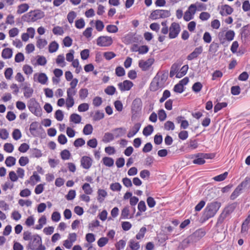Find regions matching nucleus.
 I'll use <instances>...</instances> for the list:
<instances>
[{
	"instance_id": "nucleus-1",
	"label": "nucleus",
	"mask_w": 250,
	"mask_h": 250,
	"mask_svg": "<svg viewBox=\"0 0 250 250\" xmlns=\"http://www.w3.org/2000/svg\"><path fill=\"white\" fill-rule=\"evenodd\" d=\"M221 206V203L218 201H213L208 203L201 217L202 222H206L209 218L214 217L220 208Z\"/></svg>"
},
{
	"instance_id": "nucleus-2",
	"label": "nucleus",
	"mask_w": 250,
	"mask_h": 250,
	"mask_svg": "<svg viewBox=\"0 0 250 250\" xmlns=\"http://www.w3.org/2000/svg\"><path fill=\"white\" fill-rule=\"evenodd\" d=\"M27 106L29 110L35 116L41 117L42 114V109L39 103L35 98L30 99L28 101Z\"/></svg>"
},
{
	"instance_id": "nucleus-3",
	"label": "nucleus",
	"mask_w": 250,
	"mask_h": 250,
	"mask_svg": "<svg viewBox=\"0 0 250 250\" xmlns=\"http://www.w3.org/2000/svg\"><path fill=\"white\" fill-rule=\"evenodd\" d=\"M170 16V11L167 10L157 9L154 10L151 13L149 18L153 20L160 18H166Z\"/></svg>"
},
{
	"instance_id": "nucleus-4",
	"label": "nucleus",
	"mask_w": 250,
	"mask_h": 250,
	"mask_svg": "<svg viewBox=\"0 0 250 250\" xmlns=\"http://www.w3.org/2000/svg\"><path fill=\"white\" fill-rule=\"evenodd\" d=\"M169 30V38L170 39L176 38L181 31L180 26L178 23L173 22L171 24Z\"/></svg>"
},
{
	"instance_id": "nucleus-5",
	"label": "nucleus",
	"mask_w": 250,
	"mask_h": 250,
	"mask_svg": "<svg viewBox=\"0 0 250 250\" xmlns=\"http://www.w3.org/2000/svg\"><path fill=\"white\" fill-rule=\"evenodd\" d=\"M165 87V85H163L159 81V76L157 74L151 81L150 84L149 89L150 91L154 92L158 90L160 88H163Z\"/></svg>"
},
{
	"instance_id": "nucleus-6",
	"label": "nucleus",
	"mask_w": 250,
	"mask_h": 250,
	"mask_svg": "<svg viewBox=\"0 0 250 250\" xmlns=\"http://www.w3.org/2000/svg\"><path fill=\"white\" fill-rule=\"evenodd\" d=\"M112 42V38L108 36H100L97 39V44L100 46H109Z\"/></svg>"
},
{
	"instance_id": "nucleus-7",
	"label": "nucleus",
	"mask_w": 250,
	"mask_h": 250,
	"mask_svg": "<svg viewBox=\"0 0 250 250\" xmlns=\"http://www.w3.org/2000/svg\"><path fill=\"white\" fill-rule=\"evenodd\" d=\"M42 243V238L38 234H35L33 236V240L29 243L27 246V249L35 250L36 247Z\"/></svg>"
},
{
	"instance_id": "nucleus-8",
	"label": "nucleus",
	"mask_w": 250,
	"mask_h": 250,
	"mask_svg": "<svg viewBox=\"0 0 250 250\" xmlns=\"http://www.w3.org/2000/svg\"><path fill=\"white\" fill-rule=\"evenodd\" d=\"M142 102L140 98L134 99L132 103L131 111L134 114L138 113L142 109Z\"/></svg>"
},
{
	"instance_id": "nucleus-9",
	"label": "nucleus",
	"mask_w": 250,
	"mask_h": 250,
	"mask_svg": "<svg viewBox=\"0 0 250 250\" xmlns=\"http://www.w3.org/2000/svg\"><path fill=\"white\" fill-rule=\"evenodd\" d=\"M154 62L153 58H149L146 61L140 60L139 62V66L143 71L147 70Z\"/></svg>"
},
{
	"instance_id": "nucleus-10",
	"label": "nucleus",
	"mask_w": 250,
	"mask_h": 250,
	"mask_svg": "<svg viewBox=\"0 0 250 250\" xmlns=\"http://www.w3.org/2000/svg\"><path fill=\"white\" fill-rule=\"evenodd\" d=\"M119 88L121 91H128L133 86V83L129 80H125L122 83L118 84Z\"/></svg>"
},
{
	"instance_id": "nucleus-11",
	"label": "nucleus",
	"mask_w": 250,
	"mask_h": 250,
	"mask_svg": "<svg viewBox=\"0 0 250 250\" xmlns=\"http://www.w3.org/2000/svg\"><path fill=\"white\" fill-rule=\"evenodd\" d=\"M30 13L31 14L32 21L34 22L38 20L41 19L44 17V13L43 11L40 9H36L33 11H31Z\"/></svg>"
},
{
	"instance_id": "nucleus-12",
	"label": "nucleus",
	"mask_w": 250,
	"mask_h": 250,
	"mask_svg": "<svg viewBox=\"0 0 250 250\" xmlns=\"http://www.w3.org/2000/svg\"><path fill=\"white\" fill-rule=\"evenodd\" d=\"M203 50V49L202 46L195 48L193 51L187 56V60L188 61H191L196 59L199 55L202 54Z\"/></svg>"
},
{
	"instance_id": "nucleus-13",
	"label": "nucleus",
	"mask_w": 250,
	"mask_h": 250,
	"mask_svg": "<svg viewBox=\"0 0 250 250\" xmlns=\"http://www.w3.org/2000/svg\"><path fill=\"white\" fill-rule=\"evenodd\" d=\"M81 166L85 169H89L92 163V159L88 156H83L81 160Z\"/></svg>"
},
{
	"instance_id": "nucleus-14",
	"label": "nucleus",
	"mask_w": 250,
	"mask_h": 250,
	"mask_svg": "<svg viewBox=\"0 0 250 250\" xmlns=\"http://www.w3.org/2000/svg\"><path fill=\"white\" fill-rule=\"evenodd\" d=\"M233 11V9L228 4L222 5L221 7L220 14L222 16L230 15Z\"/></svg>"
},
{
	"instance_id": "nucleus-15",
	"label": "nucleus",
	"mask_w": 250,
	"mask_h": 250,
	"mask_svg": "<svg viewBox=\"0 0 250 250\" xmlns=\"http://www.w3.org/2000/svg\"><path fill=\"white\" fill-rule=\"evenodd\" d=\"M241 39L246 41L250 36V25L249 24L244 26L241 32Z\"/></svg>"
},
{
	"instance_id": "nucleus-16",
	"label": "nucleus",
	"mask_w": 250,
	"mask_h": 250,
	"mask_svg": "<svg viewBox=\"0 0 250 250\" xmlns=\"http://www.w3.org/2000/svg\"><path fill=\"white\" fill-rule=\"evenodd\" d=\"M219 47V44L213 41L211 43L209 46L208 52L212 56H216V52L218 51Z\"/></svg>"
},
{
	"instance_id": "nucleus-17",
	"label": "nucleus",
	"mask_w": 250,
	"mask_h": 250,
	"mask_svg": "<svg viewBox=\"0 0 250 250\" xmlns=\"http://www.w3.org/2000/svg\"><path fill=\"white\" fill-rule=\"evenodd\" d=\"M237 202H234L232 204H229L224 208L223 211L228 216L234 210L237 206Z\"/></svg>"
},
{
	"instance_id": "nucleus-18",
	"label": "nucleus",
	"mask_w": 250,
	"mask_h": 250,
	"mask_svg": "<svg viewBox=\"0 0 250 250\" xmlns=\"http://www.w3.org/2000/svg\"><path fill=\"white\" fill-rule=\"evenodd\" d=\"M141 126V124L140 123H136L133 128L132 130L131 131H129L128 133L127 134V136L128 138L132 137L133 136H134L140 130V127Z\"/></svg>"
},
{
	"instance_id": "nucleus-19",
	"label": "nucleus",
	"mask_w": 250,
	"mask_h": 250,
	"mask_svg": "<svg viewBox=\"0 0 250 250\" xmlns=\"http://www.w3.org/2000/svg\"><path fill=\"white\" fill-rule=\"evenodd\" d=\"M198 153L196 154H194L191 155L190 158L193 159L195 158V159L193 160V163L194 164L202 165L205 163L206 161L203 158V157L201 156H197Z\"/></svg>"
},
{
	"instance_id": "nucleus-20",
	"label": "nucleus",
	"mask_w": 250,
	"mask_h": 250,
	"mask_svg": "<svg viewBox=\"0 0 250 250\" xmlns=\"http://www.w3.org/2000/svg\"><path fill=\"white\" fill-rule=\"evenodd\" d=\"M97 200L101 203H103L104 201V198L107 195V192L104 189H99L97 191Z\"/></svg>"
},
{
	"instance_id": "nucleus-21",
	"label": "nucleus",
	"mask_w": 250,
	"mask_h": 250,
	"mask_svg": "<svg viewBox=\"0 0 250 250\" xmlns=\"http://www.w3.org/2000/svg\"><path fill=\"white\" fill-rule=\"evenodd\" d=\"M12 49L9 48H4L1 53L2 57L4 59H10L12 57Z\"/></svg>"
},
{
	"instance_id": "nucleus-22",
	"label": "nucleus",
	"mask_w": 250,
	"mask_h": 250,
	"mask_svg": "<svg viewBox=\"0 0 250 250\" xmlns=\"http://www.w3.org/2000/svg\"><path fill=\"white\" fill-rule=\"evenodd\" d=\"M242 190L243 189L238 185L231 193L230 196V200H235L241 193H242Z\"/></svg>"
},
{
	"instance_id": "nucleus-23",
	"label": "nucleus",
	"mask_w": 250,
	"mask_h": 250,
	"mask_svg": "<svg viewBox=\"0 0 250 250\" xmlns=\"http://www.w3.org/2000/svg\"><path fill=\"white\" fill-rule=\"evenodd\" d=\"M115 133V137L118 138L123 136L126 132V129L124 127H118L112 130Z\"/></svg>"
},
{
	"instance_id": "nucleus-24",
	"label": "nucleus",
	"mask_w": 250,
	"mask_h": 250,
	"mask_svg": "<svg viewBox=\"0 0 250 250\" xmlns=\"http://www.w3.org/2000/svg\"><path fill=\"white\" fill-rule=\"evenodd\" d=\"M188 69V65H184L180 69L179 72L176 74V77L178 78H181L184 76L187 73Z\"/></svg>"
},
{
	"instance_id": "nucleus-25",
	"label": "nucleus",
	"mask_w": 250,
	"mask_h": 250,
	"mask_svg": "<svg viewBox=\"0 0 250 250\" xmlns=\"http://www.w3.org/2000/svg\"><path fill=\"white\" fill-rule=\"evenodd\" d=\"M23 89L24 90L23 94L25 98H28L31 97L33 93V89L31 87L25 85L23 87Z\"/></svg>"
},
{
	"instance_id": "nucleus-26",
	"label": "nucleus",
	"mask_w": 250,
	"mask_h": 250,
	"mask_svg": "<svg viewBox=\"0 0 250 250\" xmlns=\"http://www.w3.org/2000/svg\"><path fill=\"white\" fill-rule=\"evenodd\" d=\"M29 7V6L27 3L21 4L18 6L17 13L19 14L23 13L28 10Z\"/></svg>"
},
{
	"instance_id": "nucleus-27",
	"label": "nucleus",
	"mask_w": 250,
	"mask_h": 250,
	"mask_svg": "<svg viewBox=\"0 0 250 250\" xmlns=\"http://www.w3.org/2000/svg\"><path fill=\"white\" fill-rule=\"evenodd\" d=\"M128 246L132 250H138L140 248V244L134 239H130L128 242Z\"/></svg>"
},
{
	"instance_id": "nucleus-28",
	"label": "nucleus",
	"mask_w": 250,
	"mask_h": 250,
	"mask_svg": "<svg viewBox=\"0 0 250 250\" xmlns=\"http://www.w3.org/2000/svg\"><path fill=\"white\" fill-rule=\"evenodd\" d=\"M81 116L76 113H73L70 116V122H73L75 124L80 123L81 121Z\"/></svg>"
},
{
	"instance_id": "nucleus-29",
	"label": "nucleus",
	"mask_w": 250,
	"mask_h": 250,
	"mask_svg": "<svg viewBox=\"0 0 250 250\" xmlns=\"http://www.w3.org/2000/svg\"><path fill=\"white\" fill-rule=\"evenodd\" d=\"M153 130V126L152 125H149L144 128L143 133L144 135L148 136L151 134Z\"/></svg>"
},
{
	"instance_id": "nucleus-30",
	"label": "nucleus",
	"mask_w": 250,
	"mask_h": 250,
	"mask_svg": "<svg viewBox=\"0 0 250 250\" xmlns=\"http://www.w3.org/2000/svg\"><path fill=\"white\" fill-rule=\"evenodd\" d=\"M30 153L32 157L40 158L42 156L41 151L37 148L30 149Z\"/></svg>"
},
{
	"instance_id": "nucleus-31",
	"label": "nucleus",
	"mask_w": 250,
	"mask_h": 250,
	"mask_svg": "<svg viewBox=\"0 0 250 250\" xmlns=\"http://www.w3.org/2000/svg\"><path fill=\"white\" fill-rule=\"evenodd\" d=\"M103 162L105 166L111 167L114 164V160L111 157H104L103 158Z\"/></svg>"
},
{
	"instance_id": "nucleus-32",
	"label": "nucleus",
	"mask_w": 250,
	"mask_h": 250,
	"mask_svg": "<svg viewBox=\"0 0 250 250\" xmlns=\"http://www.w3.org/2000/svg\"><path fill=\"white\" fill-rule=\"evenodd\" d=\"M48 81V77L45 73H41L39 74L38 81L41 84H44Z\"/></svg>"
},
{
	"instance_id": "nucleus-33",
	"label": "nucleus",
	"mask_w": 250,
	"mask_h": 250,
	"mask_svg": "<svg viewBox=\"0 0 250 250\" xmlns=\"http://www.w3.org/2000/svg\"><path fill=\"white\" fill-rule=\"evenodd\" d=\"M16 159L12 156H8L6 158L5 163L7 167H11L15 165Z\"/></svg>"
},
{
	"instance_id": "nucleus-34",
	"label": "nucleus",
	"mask_w": 250,
	"mask_h": 250,
	"mask_svg": "<svg viewBox=\"0 0 250 250\" xmlns=\"http://www.w3.org/2000/svg\"><path fill=\"white\" fill-rule=\"evenodd\" d=\"M114 139V135L109 132H106L104 134L103 141L104 143H108L110 141H113Z\"/></svg>"
},
{
	"instance_id": "nucleus-35",
	"label": "nucleus",
	"mask_w": 250,
	"mask_h": 250,
	"mask_svg": "<svg viewBox=\"0 0 250 250\" xmlns=\"http://www.w3.org/2000/svg\"><path fill=\"white\" fill-rule=\"evenodd\" d=\"M59 48V44L56 41L52 42L49 45V52L54 53L56 52Z\"/></svg>"
},
{
	"instance_id": "nucleus-36",
	"label": "nucleus",
	"mask_w": 250,
	"mask_h": 250,
	"mask_svg": "<svg viewBox=\"0 0 250 250\" xmlns=\"http://www.w3.org/2000/svg\"><path fill=\"white\" fill-rule=\"evenodd\" d=\"M93 130V126L91 124H86L84 126L83 132L84 135H88L92 133Z\"/></svg>"
},
{
	"instance_id": "nucleus-37",
	"label": "nucleus",
	"mask_w": 250,
	"mask_h": 250,
	"mask_svg": "<svg viewBox=\"0 0 250 250\" xmlns=\"http://www.w3.org/2000/svg\"><path fill=\"white\" fill-rule=\"evenodd\" d=\"M82 189L84 190V193L87 195L91 194L93 190L92 188L90 187L89 184L88 183H84L82 186Z\"/></svg>"
},
{
	"instance_id": "nucleus-38",
	"label": "nucleus",
	"mask_w": 250,
	"mask_h": 250,
	"mask_svg": "<svg viewBox=\"0 0 250 250\" xmlns=\"http://www.w3.org/2000/svg\"><path fill=\"white\" fill-rule=\"evenodd\" d=\"M38 126V123L37 122H32L30 125L29 128V130L31 133V134L34 136H36V135L35 134V131H36L37 128Z\"/></svg>"
},
{
	"instance_id": "nucleus-39",
	"label": "nucleus",
	"mask_w": 250,
	"mask_h": 250,
	"mask_svg": "<svg viewBox=\"0 0 250 250\" xmlns=\"http://www.w3.org/2000/svg\"><path fill=\"white\" fill-rule=\"evenodd\" d=\"M228 105V103L226 102H223V103H218L215 105L214 107V112L215 113L217 112L219 110H220L221 109H222L224 107H226Z\"/></svg>"
},
{
	"instance_id": "nucleus-40",
	"label": "nucleus",
	"mask_w": 250,
	"mask_h": 250,
	"mask_svg": "<svg viewBox=\"0 0 250 250\" xmlns=\"http://www.w3.org/2000/svg\"><path fill=\"white\" fill-rule=\"evenodd\" d=\"M203 87V85L200 82L195 83L192 86V90L195 93L199 92Z\"/></svg>"
},
{
	"instance_id": "nucleus-41",
	"label": "nucleus",
	"mask_w": 250,
	"mask_h": 250,
	"mask_svg": "<svg viewBox=\"0 0 250 250\" xmlns=\"http://www.w3.org/2000/svg\"><path fill=\"white\" fill-rule=\"evenodd\" d=\"M228 175V172L226 171V172H225L224 173H223V174H221L218 175L216 176H215L213 178V179L215 181H218V182L223 181L225 179H226Z\"/></svg>"
},
{
	"instance_id": "nucleus-42",
	"label": "nucleus",
	"mask_w": 250,
	"mask_h": 250,
	"mask_svg": "<svg viewBox=\"0 0 250 250\" xmlns=\"http://www.w3.org/2000/svg\"><path fill=\"white\" fill-rule=\"evenodd\" d=\"M104 117V113L103 111L100 112L99 110H98L94 115L93 119L95 121H97L103 119Z\"/></svg>"
},
{
	"instance_id": "nucleus-43",
	"label": "nucleus",
	"mask_w": 250,
	"mask_h": 250,
	"mask_svg": "<svg viewBox=\"0 0 250 250\" xmlns=\"http://www.w3.org/2000/svg\"><path fill=\"white\" fill-rule=\"evenodd\" d=\"M238 185L242 189L249 187L250 186V178L247 177L245 180Z\"/></svg>"
},
{
	"instance_id": "nucleus-44",
	"label": "nucleus",
	"mask_w": 250,
	"mask_h": 250,
	"mask_svg": "<svg viewBox=\"0 0 250 250\" xmlns=\"http://www.w3.org/2000/svg\"><path fill=\"white\" fill-rule=\"evenodd\" d=\"M116 92V88L113 85L108 86L105 89L104 92L109 95H113Z\"/></svg>"
},
{
	"instance_id": "nucleus-45",
	"label": "nucleus",
	"mask_w": 250,
	"mask_h": 250,
	"mask_svg": "<svg viewBox=\"0 0 250 250\" xmlns=\"http://www.w3.org/2000/svg\"><path fill=\"white\" fill-rule=\"evenodd\" d=\"M88 94V91L86 88H82L79 91V97L82 100L86 98Z\"/></svg>"
},
{
	"instance_id": "nucleus-46",
	"label": "nucleus",
	"mask_w": 250,
	"mask_h": 250,
	"mask_svg": "<svg viewBox=\"0 0 250 250\" xmlns=\"http://www.w3.org/2000/svg\"><path fill=\"white\" fill-rule=\"evenodd\" d=\"M115 73L118 77H122L125 75V70L122 66H117L115 69Z\"/></svg>"
},
{
	"instance_id": "nucleus-47",
	"label": "nucleus",
	"mask_w": 250,
	"mask_h": 250,
	"mask_svg": "<svg viewBox=\"0 0 250 250\" xmlns=\"http://www.w3.org/2000/svg\"><path fill=\"white\" fill-rule=\"evenodd\" d=\"M164 127L167 130H173L175 128V125L172 122L168 121L165 123Z\"/></svg>"
},
{
	"instance_id": "nucleus-48",
	"label": "nucleus",
	"mask_w": 250,
	"mask_h": 250,
	"mask_svg": "<svg viewBox=\"0 0 250 250\" xmlns=\"http://www.w3.org/2000/svg\"><path fill=\"white\" fill-rule=\"evenodd\" d=\"M85 26V22L83 18L75 21V26L78 29H82Z\"/></svg>"
},
{
	"instance_id": "nucleus-49",
	"label": "nucleus",
	"mask_w": 250,
	"mask_h": 250,
	"mask_svg": "<svg viewBox=\"0 0 250 250\" xmlns=\"http://www.w3.org/2000/svg\"><path fill=\"white\" fill-rule=\"evenodd\" d=\"M235 35V33L233 30L228 31L225 34V38L227 39L228 41H231L233 40Z\"/></svg>"
},
{
	"instance_id": "nucleus-50",
	"label": "nucleus",
	"mask_w": 250,
	"mask_h": 250,
	"mask_svg": "<svg viewBox=\"0 0 250 250\" xmlns=\"http://www.w3.org/2000/svg\"><path fill=\"white\" fill-rule=\"evenodd\" d=\"M106 29L107 32L112 33H115L118 31V28L117 26L112 24L108 25L106 26Z\"/></svg>"
},
{
	"instance_id": "nucleus-51",
	"label": "nucleus",
	"mask_w": 250,
	"mask_h": 250,
	"mask_svg": "<svg viewBox=\"0 0 250 250\" xmlns=\"http://www.w3.org/2000/svg\"><path fill=\"white\" fill-rule=\"evenodd\" d=\"M12 137L15 140H18L21 137V133L19 129H15L12 133Z\"/></svg>"
},
{
	"instance_id": "nucleus-52",
	"label": "nucleus",
	"mask_w": 250,
	"mask_h": 250,
	"mask_svg": "<svg viewBox=\"0 0 250 250\" xmlns=\"http://www.w3.org/2000/svg\"><path fill=\"white\" fill-rule=\"evenodd\" d=\"M47 44V42L45 39H39L37 42V46L40 49L43 48Z\"/></svg>"
},
{
	"instance_id": "nucleus-53",
	"label": "nucleus",
	"mask_w": 250,
	"mask_h": 250,
	"mask_svg": "<svg viewBox=\"0 0 250 250\" xmlns=\"http://www.w3.org/2000/svg\"><path fill=\"white\" fill-rule=\"evenodd\" d=\"M71 154L67 149H64L61 152V156L62 160H68L69 159Z\"/></svg>"
},
{
	"instance_id": "nucleus-54",
	"label": "nucleus",
	"mask_w": 250,
	"mask_h": 250,
	"mask_svg": "<svg viewBox=\"0 0 250 250\" xmlns=\"http://www.w3.org/2000/svg\"><path fill=\"white\" fill-rule=\"evenodd\" d=\"M146 231V227H143L140 229L138 234L136 235L137 239H141L144 237Z\"/></svg>"
},
{
	"instance_id": "nucleus-55",
	"label": "nucleus",
	"mask_w": 250,
	"mask_h": 250,
	"mask_svg": "<svg viewBox=\"0 0 250 250\" xmlns=\"http://www.w3.org/2000/svg\"><path fill=\"white\" fill-rule=\"evenodd\" d=\"M129 213V210L128 207H125L122 210L121 217L124 219L128 218Z\"/></svg>"
},
{
	"instance_id": "nucleus-56",
	"label": "nucleus",
	"mask_w": 250,
	"mask_h": 250,
	"mask_svg": "<svg viewBox=\"0 0 250 250\" xmlns=\"http://www.w3.org/2000/svg\"><path fill=\"white\" fill-rule=\"evenodd\" d=\"M52 32L55 35H62L64 33L62 27L59 26L54 27L52 30Z\"/></svg>"
},
{
	"instance_id": "nucleus-57",
	"label": "nucleus",
	"mask_w": 250,
	"mask_h": 250,
	"mask_svg": "<svg viewBox=\"0 0 250 250\" xmlns=\"http://www.w3.org/2000/svg\"><path fill=\"white\" fill-rule=\"evenodd\" d=\"M76 13L74 11H71L68 13L67 18L68 20V22L70 23H72L73 22L74 19L76 17Z\"/></svg>"
},
{
	"instance_id": "nucleus-58",
	"label": "nucleus",
	"mask_w": 250,
	"mask_h": 250,
	"mask_svg": "<svg viewBox=\"0 0 250 250\" xmlns=\"http://www.w3.org/2000/svg\"><path fill=\"white\" fill-rule=\"evenodd\" d=\"M206 234V232L203 229H198L195 231L193 235L195 237H197L199 238H201L204 237Z\"/></svg>"
},
{
	"instance_id": "nucleus-59",
	"label": "nucleus",
	"mask_w": 250,
	"mask_h": 250,
	"mask_svg": "<svg viewBox=\"0 0 250 250\" xmlns=\"http://www.w3.org/2000/svg\"><path fill=\"white\" fill-rule=\"evenodd\" d=\"M85 144V140L82 138L77 139L74 142V146L78 147L83 146Z\"/></svg>"
},
{
	"instance_id": "nucleus-60",
	"label": "nucleus",
	"mask_w": 250,
	"mask_h": 250,
	"mask_svg": "<svg viewBox=\"0 0 250 250\" xmlns=\"http://www.w3.org/2000/svg\"><path fill=\"white\" fill-rule=\"evenodd\" d=\"M122 186L119 183H112L110 186V188L113 191H120Z\"/></svg>"
},
{
	"instance_id": "nucleus-61",
	"label": "nucleus",
	"mask_w": 250,
	"mask_h": 250,
	"mask_svg": "<svg viewBox=\"0 0 250 250\" xmlns=\"http://www.w3.org/2000/svg\"><path fill=\"white\" fill-rule=\"evenodd\" d=\"M158 118L160 121H164L167 118V114L165 111L163 109H160L158 111Z\"/></svg>"
},
{
	"instance_id": "nucleus-62",
	"label": "nucleus",
	"mask_w": 250,
	"mask_h": 250,
	"mask_svg": "<svg viewBox=\"0 0 250 250\" xmlns=\"http://www.w3.org/2000/svg\"><path fill=\"white\" fill-rule=\"evenodd\" d=\"M108 239L107 238L101 237L98 240L97 244L100 247H103L108 243Z\"/></svg>"
},
{
	"instance_id": "nucleus-63",
	"label": "nucleus",
	"mask_w": 250,
	"mask_h": 250,
	"mask_svg": "<svg viewBox=\"0 0 250 250\" xmlns=\"http://www.w3.org/2000/svg\"><path fill=\"white\" fill-rule=\"evenodd\" d=\"M4 150L7 152L11 153L14 150V146L11 143H5L4 145Z\"/></svg>"
},
{
	"instance_id": "nucleus-64",
	"label": "nucleus",
	"mask_w": 250,
	"mask_h": 250,
	"mask_svg": "<svg viewBox=\"0 0 250 250\" xmlns=\"http://www.w3.org/2000/svg\"><path fill=\"white\" fill-rule=\"evenodd\" d=\"M116 56V54L111 51L105 52L104 53V57L106 60L108 61L115 57Z\"/></svg>"
}]
</instances>
